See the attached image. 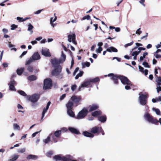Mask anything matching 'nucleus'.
<instances>
[{
  "label": "nucleus",
  "instance_id": "nucleus-23",
  "mask_svg": "<svg viewBox=\"0 0 161 161\" xmlns=\"http://www.w3.org/2000/svg\"><path fill=\"white\" fill-rule=\"evenodd\" d=\"M38 158V157L35 155L30 154L28 155L26 157V159L28 160L33 159L36 160Z\"/></svg>",
  "mask_w": 161,
  "mask_h": 161
},
{
  "label": "nucleus",
  "instance_id": "nucleus-45",
  "mask_svg": "<svg viewBox=\"0 0 161 161\" xmlns=\"http://www.w3.org/2000/svg\"><path fill=\"white\" fill-rule=\"evenodd\" d=\"M90 64L89 62H86L82 63L83 67L85 68L86 67H88L90 66Z\"/></svg>",
  "mask_w": 161,
  "mask_h": 161
},
{
  "label": "nucleus",
  "instance_id": "nucleus-3",
  "mask_svg": "<svg viewBox=\"0 0 161 161\" xmlns=\"http://www.w3.org/2000/svg\"><path fill=\"white\" fill-rule=\"evenodd\" d=\"M88 113V108H84L79 112L77 114L75 117V118L78 119H83L87 115Z\"/></svg>",
  "mask_w": 161,
  "mask_h": 161
},
{
  "label": "nucleus",
  "instance_id": "nucleus-60",
  "mask_svg": "<svg viewBox=\"0 0 161 161\" xmlns=\"http://www.w3.org/2000/svg\"><path fill=\"white\" fill-rule=\"evenodd\" d=\"M41 131V130H40L39 131H36L34 133H33L32 135V137H35L36 135V134H37L39 132H40V131Z\"/></svg>",
  "mask_w": 161,
  "mask_h": 161
},
{
  "label": "nucleus",
  "instance_id": "nucleus-32",
  "mask_svg": "<svg viewBox=\"0 0 161 161\" xmlns=\"http://www.w3.org/2000/svg\"><path fill=\"white\" fill-rule=\"evenodd\" d=\"M52 135V134L50 135L49 136L47 137L43 140V142L45 143V144H47L48 143L51 141V137L50 136Z\"/></svg>",
  "mask_w": 161,
  "mask_h": 161
},
{
  "label": "nucleus",
  "instance_id": "nucleus-64",
  "mask_svg": "<svg viewBox=\"0 0 161 161\" xmlns=\"http://www.w3.org/2000/svg\"><path fill=\"white\" fill-rule=\"evenodd\" d=\"M76 87V86L75 85L72 86H71V90L73 91H74Z\"/></svg>",
  "mask_w": 161,
  "mask_h": 161
},
{
  "label": "nucleus",
  "instance_id": "nucleus-41",
  "mask_svg": "<svg viewBox=\"0 0 161 161\" xmlns=\"http://www.w3.org/2000/svg\"><path fill=\"white\" fill-rule=\"evenodd\" d=\"M19 155H15L13 156L11 159L9 160L10 161H14L19 157Z\"/></svg>",
  "mask_w": 161,
  "mask_h": 161
},
{
  "label": "nucleus",
  "instance_id": "nucleus-19",
  "mask_svg": "<svg viewBox=\"0 0 161 161\" xmlns=\"http://www.w3.org/2000/svg\"><path fill=\"white\" fill-rule=\"evenodd\" d=\"M32 58L34 61L38 60L40 58V55L37 52L34 53L31 56Z\"/></svg>",
  "mask_w": 161,
  "mask_h": 161
},
{
  "label": "nucleus",
  "instance_id": "nucleus-2",
  "mask_svg": "<svg viewBox=\"0 0 161 161\" xmlns=\"http://www.w3.org/2000/svg\"><path fill=\"white\" fill-rule=\"evenodd\" d=\"M144 118L146 121L152 124L157 125L158 123V121L154 118L152 116L148 113L146 112L144 115Z\"/></svg>",
  "mask_w": 161,
  "mask_h": 161
},
{
  "label": "nucleus",
  "instance_id": "nucleus-22",
  "mask_svg": "<svg viewBox=\"0 0 161 161\" xmlns=\"http://www.w3.org/2000/svg\"><path fill=\"white\" fill-rule=\"evenodd\" d=\"M66 58V55L62 51L61 53V55L60 59L59 60L60 63H62L65 61Z\"/></svg>",
  "mask_w": 161,
  "mask_h": 161
},
{
  "label": "nucleus",
  "instance_id": "nucleus-11",
  "mask_svg": "<svg viewBox=\"0 0 161 161\" xmlns=\"http://www.w3.org/2000/svg\"><path fill=\"white\" fill-rule=\"evenodd\" d=\"M91 83L90 79L87 80L81 84V86L79 87V91H80L82 90L83 89L82 88L83 87H86L87 86L89 85Z\"/></svg>",
  "mask_w": 161,
  "mask_h": 161
},
{
  "label": "nucleus",
  "instance_id": "nucleus-55",
  "mask_svg": "<svg viewBox=\"0 0 161 161\" xmlns=\"http://www.w3.org/2000/svg\"><path fill=\"white\" fill-rule=\"evenodd\" d=\"M94 119V117L92 115L91 116L89 115L87 119L88 120L91 121L93 120Z\"/></svg>",
  "mask_w": 161,
  "mask_h": 161
},
{
  "label": "nucleus",
  "instance_id": "nucleus-29",
  "mask_svg": "<svg viewBox=\"0 0 161 161\" xmlns=\"http://www.w3.org/2000/svg\"><path fill=\"white\" fill-rule=\"evenodd\" d=\"M68 114L71 117H75V114L72 109L68 110L67 111Z\"/></svg>",
  "mask_w": 161,
  "mask_h": 161
},
{
  "label": "nucleus",
  "instance_id": "nucleus-9",
  "mask_svg": "<svg viewBox=\"0 0 161 161\" xmlns=\"http://www.w3.org/2000/svg\"><path fill=\"white\" fill-rule=\"evenodd\" d=\"M102 130L101 127L95 126L91 129V132L93 134L97 133L99 132L100 130Z\"/></svg>",
  "mask_w": 161,
  "mask_h": 161
},
{
  "label": "nucleus",
  "instance_id": "nucleus-38",
  "mask_svg": "<svg viewBox=\"0 0 161 161\" xmlns=\"http://www.w3.org/2000/svg\"><path fill=\"white\" fill-rule=\"evenodd\" d=\"M24 68H21L20 69H18L17 70V73L18 75H20L24 70Z\"/></svg>",
  "mask_w": 161,
  "mask_h": 161
},
{
  "label": "nucleus",
  "instance_id": "nucleus-24",
  "mask_svg": "<svg viewBox=\"0 0 161 161\" xmlns=\"http://www.w3.org/2000/svg\"><path fill=\"white\" fill-rule=\"evenodd\" d=\"M139 69L140 71L142 73H144L145 75H146L148 74V70L147 69L144 70V68L141 66L139 65L138 66Z\"/></svg>",
  "mask_w": 161,
  "mask_h": 161
},
{
  "label": "nucleus",
  "instance_id": "nucleus-12",
  "mask_svg": "<svg viewBox=\"0 0 161 161\" xmlns=\"http://www.w3.org/2000/svg\"><path fill=\"white\" fill-rule=\"evenodd\" d=\"M71 99L74 103H76V105H77L81 101V98L80 97L73 96L71 97Z\"/></svg>",
  "mask_w": 161,
  "mask_h": 161
},
{
  "label": "nucleus",
  "instance_id": "nucleus-8",
  "mask_svg": "<svg viewBox=\"0 0 161 161\" xmlns=\"http://www.w3.org/2000/svg\"><path fill=\"white\" fill-rule=\"evenodd\" d=\"M52 64L53 67L54 68H58L59 67H61L59 65L61 63H60L58 59L56 58H53L51 59V60Z\"/></svg>",
  "mask_w": 161,
  "mask_h": 161
},
{
  "label": "nucleus",
  "instance_id": "nucleus-6",
  "mask_svg": "<svg viewBox=\"0 0 161 161\" xmlns=\"http://www.w3.org/2000/svg\"><path fill=\"white\" fill-rule=\"evenodd\" d=\"M139 100L140 104L142 105H146L147 103V95L141 94V93H139Z\"/></svg>",
  "mask_w": 161,
  "mask_h": 161
},
{
  "label": "nucleus",
  "instance_id": "nucleus-56",
  "mask_svg": "<svg viewBox=\"0 0 161 161\" xmlns=\"http://www.w3.org/2000/svg\"><path fill=\"white\" fill-rule=\"evenodd\" d=\"M142 65L145 67L149 68L150 66L148 63L146 62H144L142 64Z\"/></svg>",
  "mask_w": 161,
  "mask_h": 161
},
{
  "label": "nucleus",
  "instance_id": "nucleus-46",
  "mask_svg": "<svg viewBox=\"0 0 161 161\" xmlns=\"http://www.w3.org/2000/svg\"><path fill=\"white\" fill-rule=\"evenodd\" d=\"M14 128V130H20V127L18 124L15 123L13 125Z\"/></svg>",
  "mask_w": 161,
  "mask_h": 161
},
{
  "label": "nucleus",
  "instance_id": "nucleus-54",
  "mask_svg": "<svg viewBox=\"0 0 161 161\" xmlns=\"http://www.w3.org/2000/svg\"><path fill=\"white\" fill-rule=\"evenodd\" d=\"M103 49L101 47H99L98 48L96 49V52L100 53L102 51Z\"/></svg>",
  "mask_w": 161,
  "mask_h": 161
},
{
  "label": "nucleus",
  "instance_id": "nucleus-35",
  "mask_svg": "<svg viewBox=\"0 0 161 161\" xmlns=\"http://www.w3.org/2000/svg\"><path fill=\"white\" fill-rule=\"evenodd\" d=\"M152 110L153 111L155 112L157 115L160 116L161 115V114L159 109L153 108H152Z\"/></svg>",
  "mask_w": 161,
  "mask_h": 161
},
{
  "label": "nucleus",
  "instance_id": "nucleus-30",
  "mask_svg": "<svg viewBox=\"0 0 161 161\" xmlns=\"http://www.w3.org/2000/svg\"><path fill=\"white\" fill-rule=\"evenodd\" d=\"M73 103L72 102H70L66 104V107L68 110L72 109L73 108Z\"/></svg>",
  "mask_w": 161,
  "mask_h": 161
},
{
  "label": "nucleus",
  "instance_id": "nucleus-25",
  "mask_svg": "<svg viewBox=\"0 0 161 161\" xmlns=\"http://www.w3.org/2000/svg\"><path fill=\"white\" fill-rule=\"evenodd\" d=\"M106 117L105 115L99 116L98 117V120L101 122H104L106 120Z\"/></svg>",
  "mask_w": 161,
  "mask_h": 161
},
{
  "label": "nucleus",
  "instance_id": "nucleus-21",
  "mask_svg": "<svg viewBox=\"0 0 161 161\" xmlns=\"http://www.w3.org/2000/svg\"><path fill=\"white\" fill-rule=\"evenodd\" d=\"M69 130L71 132L73 133L78 134L80 133L79 130L75 128L69 127Z\"/></svg>",
  "mask_w": 161,
  "mask_h": 161
},
{
  "label": "nucleus",
  "instance_id": "nucleus-16",
  "mask_svg": "<svg viewBox=\"0 0 161 161\" xmlns=\"http://www.w3.org/2000/svg\"><path fill=\"white\" fill-rule=\"evenodd\" d=\"M73 159V157L69 155L65 156L62 155V161H70Z\"/></svg>",
  "mask_w": 161,
  "mask_h": 161
},
{
  "label": "nucleus",
  "instance_id": "nucleus-28",
  "mask_svg": "<svg viewBox=\"0 0 161 161\" xmlns=\"http://www.w3.org/2000/svg\"><path fill=\"white\" fill-rule=\"evenodd\" d=\"M28 28L27 31H29L30 32V34H31L33 33V31L32 30L34 27L31 24L29 23L28 25Z\"/></svg>",
  "mask_w": 161,
  "mask_h": 161
},
{
  "label": "nucleus",
  "instance_id": "nucleus-4",
  "mask_svg": "<svg viewBox=\"0 0 161 161\" xmlns=\"http://www.w3.org/2000/svg\"><path fill=\"white\" fill-rule=\"evenodd\" d=\"M62 67H59L58 68H55L52 72V74L53 75L55 76L57 78L61 79L63 76V74L61 72Z\"/></svg>",
  "mask_w": 161,
  "mask_h": 161
},
{
  "label": "nucleus",
  "instance_id": "nucleus-26",
  "mask_svg": "<svg viewBox=\"0 0 161 161\" xmlns=\"http://www.w3.org/2000/svg\"><path fill=\"white\" fill-rule=\"evenodd\" d=\"M106 51L109 52H117L118 51V50L116 48L113 47H110L109 48H107Z\"/></svg>",
  "mask_w": 161,
  "mask_h": 161
},
{
  "label": "nucleus",
  "instance_id": "nucleus-53",
  "mask_svg": "<svg viewBox=\"0 0 161 161\" xmlns=\"http://www.w3.org/2000/svg\"><path fill=\"white\" fill-rule=\"evenodd\" d=\"M18 26L15 24H13L11 25V30H14Z\"/></svg>",
  "mask_w": 161,
  "mask_h": 161
},
{
  "label": "nucleus",
  "instance_id": "nucleus-15",
  "mask_svg": "<svg viewBox=\"0 0 161 161\" xmlns=\"http://www.w3.org/2000/svg\"><path fill=\"white\" fill-rule=\"evenodd\" d=\"M49 51V49L47 48H43L42 51V54L45 56L50 57L51 56V54Z\"/></svg>",
  "mask_w": 161,
  "mask_h": 161
},
{
  "label": "nucleus",
  "instance_id": "nucleus-59",
  "mask_svg": "<svg viewBox=\"0 0 161 161\" xmlns=\"http://www.w3.org/2000/svg\"><path fill=\"white\" fill-rule=\"evenodd\" d=\"M79 70V68L78 67H77L75 69V71L73 72L74 76H75V75L77 73V72Z\"/></svg>",
  "mask_w": 161,
  "mask_h": 161
},
{
  "label": "nucleus",
  "instance_id": "nucleus-51",
  "mask_svg": "<svg viewBox=\"0 0 161 161\" xmlns=\"http://www.w3.org/2000/svg\"><path fill=\"white\" fill-rule=\"evenodd\" d=\"M25 148H21L19 149L18 151V152L19 153H23L25 152Z\"/></svg>",
  "mask_w": 161,
  "mask_h": 161
},
{
  "label": "nucleus",
  "instance_id": "nucleus-43",
  "mask_svg": "<svg viewBox=\"0 0 161 161\" xmlns=\"http://www.w3.org/2000/svg\"><path fill=\"white\" fill-rule=\"evenodd\" d=\"M50 137H52V141L54 142H58L56 136L53 135L52 134V135L50 136Z\"/></svg>",
  "mask_w": 161,
  "mask_h": 161
},
{
  "label": "nucleus",
  "instance_id": "nucleus-7",
  "mask_svg": "<svg viewBox=\"0 0 161 161\" xmlns=\"http://www.w3.org/2000/svg\"><path fill=\"white\" fill-rule=\"evenodd\" d=\"M68 40L69 42H72L73 44L77 45V43L75 41V33L68 35Z\"/></svg>",
  "mask_w": 161,
  "mask_h": 161
},
{
  "label": "nucleus",
  "instance_id": "nucleus-27",
  "mask_svg": "<svg viewBox=\"0 0 161 161\" xmlns=\"http://www.w3.org/2000/svg\"><path fill=\"white\" fill-rule=\"evenodd\" d=\"M53 158L55 161H61L62 159V155H59L55 156Z\"/></svg>",
  "mask_w": 161,
  "mask_h": 161
},
{
  "label": "nucleus",
  "instance_id": "nucleus-20",
  "mask_svg": "<svg viewBox=\"0 0 161 161\" xmlns=\"http://www.w3.org/2000/svg\"><path fill=\"white\" fill-rule=\"evenodd\" d=\"M83 134L84 136L87 137L93 138L94 136V135L92 133L89 132L87 131L83 132Z\"/></svg>",
  "mask_w": 161,
  "mask_h": 161
},
{
  "label": "nucleus",
  "instance_id": "nucleus-10",
  "mask_svg": "<svg viewBox=\"0 0 161 161\" xmlns=\"http://www.w3.org/2000/svg\"><path fill=\"white\" fill-rule=\"evenodd\" d=\"M39 95L38 94H34L29 97V100L33 103L36 102L39 98Z\"/></svg>",
  "mask_w": 161,
  "mask_h": 161
},
{
  "label": "nucleus",
  "instance_id": "nucleus-52",
  "mask_svg": "<svg viewBox=\"0 0 161 161\" xmlns=\"http://www.w3.org/2000/svg\"><path fill=\"white\" fill-rule=\"evenodd\" d=\"M90 18H91L90 16L89 15H86V16L82 18V20H85L86 19L87 20H89L90 19Z\"/></svg>",
  "mask_w": 161,
  "mask_h": 161
},
{
  "label": "nucleus",
  "instance_id": "nucleus-36",
  "mask_svg": "<svg viewBox=\"0 0 161 161\" xmlns=\"http://www.w3.org/2000/svg\"><path fill=\"white\" fill-rule=\"evenodd\" d=\"M156 82L157 83L156 85L157 86H160L161 85V77H158V79H156Z\"/></svg>",
  "mask_w": 161,
  "mask_h": 161
},
{
  "label": "nucleus",
  "instance_id": "nucleus-31",
  "mask_svg": "<svg viewBox=\"0 0 161 161\" xmlns=\"http://www.w3.org/2000/svg\"><path fill=\"white\" fill-rule=\"evenodd\" d=\"M101 114V112L100 111H96L93 112H92V116L94 117H96L97 116Z\"/></svg>",
  "mask_w": 161,
  "mask_h": 161
},
{
  "label": "nucleus",
  "instance_id": "nucleus-49",
  "mask_svg": "<svg viewBox=\"0 0 161 161\" xmlns=\"http://www.w3.org/2000/svg\"><path fill=\"white\" fill-rule=\"evenodd\" d=\"M27 69L30 72H32L33 71V68L31 66H29L27 67Z\"/></svg>",
  "mask_w": 161,
  "mask_h": 161
},
{
  "label": "nucleus",
  "instance_id": "nucleus-48",
  "mask_svg": "<svg viewBox=\"0 0 161 161\" xmlns=\"http://www.w3.org/2000/svg\"><path fill=\"white\" fill-rule=\"evenodd\" d=\"M54 15H55V17L53 18V17H51L50 19V23H53L55 21H56L57 17L56 16H55V14H54Z\"/></svg>",
  "mask_w": 161,
  "mask_h": 161
},
{
  "label": "nucleus",
  "instance_id": "nucleus-1",
  "mask_svg": "<svg viewBox=\"0 0 161 161\" xmlns=\"http://www.w3.org/2000/svg\"><path fill=\"white\" fill-rule=\"evenodd\" d=\"M108 76L111 77L110 79L112 80L115 84L118 83V79L120 80L121 83L125 85H132L131 82L126 77L118 75H114L113 73L109 74Z\"/></svg>",
  "mask_w": 161,
  "mask_h": 161
},
{
  "label": "nucleus",
  "instance_id": "nucleus-61",
  "mask_svg": "<svg viewBox=\"0 0 161 161\" xmlns=\"http://www.w3.org/2000/svg\"><path fill=\"white\" fill-rule=\"evenodd\" d=\"M65 96H66L65 94H64L62 95L60 97V101L62 100L65 97Z\"/></svg>",
  "mask_w": 161,
  "mask_h": 161
},
{
  "label": "nucleus",
  "instance_id": "nucleus-40",
  "mask_svg": "<svg viewBox=\"0 0 161 161\" xmlns=\"http://www.w3.org/2000/svg\"><path fill=\"white\" fill-rule=\"evenodd\" d=\"M34 61V60L32 58L30 57L28 60H27L25 62V65H28L30 64L32 62Z\"/></svg>",
  "mask_w": 161,
  "mask_h": 161
},
{
  "label": "nucleus",
  "instance_id": "nucleus-58",
  "mask_svg": "<svg viewBox=\"0 0 161 161\" xmlns=\"http://www.w3.org/2000/svg\"><path fill=\"white\" fill-rule=\"evenodd\" d=\"M53 154V152L52 151H49L47 153V157H50L51 155Z\"/></svg>",
  "mask_w": 161,
  "mask_h": 161
},
{
  "label": "nucleus",
  "instance_id": "nucleus-42",
  "mask_svg": "<svg viewBox=\"0 0 161 161\" xmlns=\"http://www.w3.org/2000/svg\"><path fill=\"white\" fill-rule=\"evenodd\" d=\"M91 82H96L99 81L100 79L98 77H96L94 79H90Z\"/></svg>",
  "mask_w": 161,
  "mask_h": 161
},
{
  "label": "nucleus",
  "instance_id": "nucleus-14",
  "mask_svg": "<svg viewBox=\"0 0 161 161\" xmlns=\"http://www.w3.org/2000/svg\"><path fill=\"white\" fill-rule=\"evenodd\" d=\"M15 84L16 82L14 80H11L8 84L9 90L12 91H15L16 89L14 86V85Z\"/></svg>",
  "mask_w": 161,
  "mask_h": 161
},
{
  "label": "nucleus",
  "instance_id": "nucleus-18",
  "mask_svg": "<svg viewBox=\"0 0 161 161\" xmlns=\"http://www.w3.org/2000/svg\"><path fill=\"white\" fill-rule=\"evenodd\" d=\"M140 53V51H131V55L133 57V59L136 60L137 59V56Z\"/></svg>",
  "mask_w": 161,
  "mask_h": 161
},
{
  "label": "nucleus",
  "instance_id": "nucleus-62",
  "mask_svg": "<svg viewBox=\"0 0 161 161\" xmlns=\"http://www.w3.org/2000/svg\"><path fill=\"white\" fill-rule=\"evenodd\" d=\"M27 53V52L26 51H24L23 52L21 55L19 57L20 58H21L23 56L25 55Z\"/></svg>",
  "mask_w": 161,
  "mask_h": 161
},
{
  "label": "nucleus",
  "instance_id": "nucleus-39",
  "mask_svg": "<svg viewBox=\"0 0 161 161\" xmlns=\"http://www.w3.org/2000/svg\"><path fill=\"white\" fill-rule=\"evenodd\" d=\"M17 19L19 21V22H23L24 21H25L27 19H29V18H26L25 19H23L22 17H17Z\"/></svg>",
  "mask_w": 161,
  "mask_h": 161
},
{
  "label": "nucleus",
  "instance_id": "nucleus-37",
  "mask_svg": "<svg viewBox=\"0 0 161 161\" xmlns=\"http://www.w3.org/2000/svg\"><path fill=\"white\" fill-rule=\"evenodd\" d=\"M148 55L147 52L144 53L142 56H141L140 58L139 61L141 62L143 61L144 58H145L146 56Z\"/></svg>",
  "mask_w": 161,
  "mask_h": 161
},
{
  "label": "nucleus",
  "instance_id": "nucleus-63",
  "mask_svg": "<svg viewBox=\"0 0 161 161\" xmlns=\"http://www.w3.org/2000/svg\"><path fill=\"white\" fill-rule=\"evenodd\" d=\"M156 89L158 93L161 91V86H158Z\"/></svg>",
  "mask_w": 161,
  "mask_h": 161
},
{
  "label": "nucleus",
  "instance_id": "nucleus-57",
  "mask_svg": "<svg viewBox=\"0 0 161 161\" xmlns=\"http://www.w3.org/2000/svg\"><path fill=\"white\" fill-rule=\"evenodd\" d=\"M133 42L132 41V42H130V43L126 44L125 45L124 47H127L128 46H130L133 44Z\"/></svg>",
  "mask_w": 161,
  "mask_h": 161
},
{
  "label": "nucleus",
  "instance_id": "nucleus-33",
  "mask_svg": "<svg viewBox=\"0 0 161 161\" xmlns=\"http://www.w3.org/2000/svg\"><path fill=\"white\" fill-rule=\"evenodd\" d=\"M27 79L30 81H34L36 80L37 77L34 75H31L29 76L27 78Z\"/></svg>",
  "mask_w": 161,
  "mask_h": 161
},
{
  "label": "nucleus",
  "instance_id": "nucleus-34",
  "mask_svg": "<svg viewBox=\"0 0 161 161\" xmlns=\"http://www.w3.org/2000/svg\"><path fill=\"white\" fill-rule=\"evenodd\" d=\"M61 130H58L54 132V136L58 138L61 135Z\"/></svg>",
  "mask_w": 161,
  "mask_h": 161
},
{
  "label": "nucleus",
  "instance_id": "nucleus-44",
  "mask_svg": "<svg viewBox=\"0 0 161 161\" xmlns=\"http://www.w3.org/2000/svg\"><path fill=\"white\" fill-rule=\"evenodd\" d=\"M83 74V72L82 71H80V73L78 74L75 77V79H77L79 77L82 76Z\"/></svg>",
  "mask_w": 161,
  "mask_h": 161
},
{
  "label": "nucleus",
  "instance_id": "nucleus-47",
  "mask_svg": "<svg viewBox=\"0 0 161 161\" xmlns=\"http://www.w3.org/2000/svg\"><path fill=\"white\" fill-rule=\"evenodd\" d=\"M18 92L21 95L24 96L26 97L27 96V94L26 93L23 91L21 90L18 91Z\"/></svg>",
  "mask_w": 161,
  "mask_h": 161
},
{
  "label": "nucleus",
  "instance_id": "nucleus-50",
  "mask_svg": "<svg viewBox=\"0 0 161 161\" xmlns=\"http://www.w3.org/2000/svg\"><path fill=\"white\" fill-rule=\"evenodd\" d=\"M142 32V31L141 30V28L138 29L136 32V34L138 35H139Z\"/></svg>",
  "mask_w": 161,
  "mask_h": 161
},
{
  "label": "nucleus",
  "instance_id": "nucleus-5",
  "mask_svg": "<svg viewBox=\"0 0 161 161\" xmlns=\"http://www.w3.org/2000/svg\"><path fill=\"white\" fill-rule=\"evenodd\" d=\"M52 86V80L50 79H45L44 81L43 89L47 90L51 89Z\"/></svg>",
  "mask_w": 161,
  "mask_h": 161
},
{
  "label": "nucleus",
  "instance_id": "nucleus-17",
  "mask_svg": "<svg viewBox=\"0 0 161 161\" xmlns=\"http://www.w3.org/2000/svg\"><path fill=\"white\" fill-rule=\"evenodd\" d=\"M88 110L90 112L93 111L98 108V106L97 104H92L90 105L88 108Z\"/></svg>",
  "mask_w": 161,
  "mask_h": 161
},
{
  "label": "nucleus",
  "instance_id": "nucleus-13",
  "mask_svg": "<svg viewBox=\"0 0 161 161\" xmlns=\"http://www.w3.org/2000/svg\"><path fill=\"white\" fill-rule=\"evenodd\" d=\"M50 104H51L50 102V101L48 102L47 104L46 107L44 108L43 111L42 113V118H41V119L42 120H43V118L44 117L45 114L46 113L47 110L49 108V106L50 105Z\"/></svg>",
  "mask_w": 161,
  "mask_h": 161
}]
</instances>
